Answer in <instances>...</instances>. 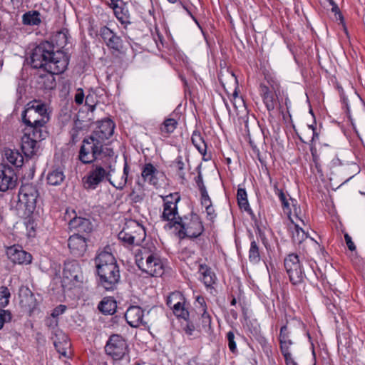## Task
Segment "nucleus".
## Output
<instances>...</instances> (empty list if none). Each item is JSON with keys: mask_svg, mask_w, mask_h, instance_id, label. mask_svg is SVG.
<instances>
[{"mask_svg": "<svg viewBox=\"0 0 365 365\" xmlns=\"http://www.w3.org/2000/svg\"><path fill=\"white\" fill-rule=\"evenodd\" d=\"M173 314L178 318H182L186 319L189 316V312L187 308L185 306V302H181L179 304L176 305L172 308Z\"/></svg>", "mask_w": 365, "mask_h": 365, "instance_id": "ea45409f", "label": "nucleus"}, {"mask_svg": "<svg viewBox=\"0 0 365 365\" xmlns=\"http://www.w3.org/2000/svg\"><path fill=\"white\" fill-rule=\"evenodd\" d=\"M17 176L14 170L6 165H0V191L6 192L16 186Z\"/></svg>", "mask_w": 365, "mask_h": 365, "instance_id": "dca6fc26", "label": "nucleus"}, {"mask_svg": "<svg viewBox=\"0 0 365 365\" xmlns=\"http://www.w3.org/2000/svg\"><path fill=\"white\" fill-rule=\"evenodd\" d=\"M105 351L114 360L121 359L128 352V344L122 336L111 335L105 346Z\"/></svg>", "mask_w": 365, "mask_h": 365, "instance_id": "4468645a", "label": "nucleus"}, {"mask_svg": "<svg viewBox=\"0 0 365 365\" xmlns=\"http://www.w3.org/2000/svg\"><path fill=\"white\" fill-rule=\"evenodd\" d=\"M307 131L312 133L311 141L313 143L315 140L319 139V134L316 132V129L313 127V125H307ZM310 151L312 157L313 162L315 164L317 169H319L320 163H319V155L317 153V150L316 147L312 143Z\"/></svg>", "mask_w": 365, "mask_h": 365, "instance_id": "7c9ffc66", "label": "nucleus"}, {"mask_svg": "<svg viewBox=\"0 0 365 365\" xmlns=\"http://www.w3.org/2000/svg\"><path fill=\"white\" fill-rule=\"evenodd\" d=\"M227 339L228 341V347L232 353L237 351V345L235 341V334L232 331H229L227 334Z\"/></svg>", "mask_w": 365, "mask_h": 365, "instance_id": "49530a36", "label": "nucleus"}, {"mask_svg": "<svg viewBox=\"0 0 365 365\" xmlns=\"http://www.w3.org/2000/svg\"><path fill=\"white\" fill-rule=\"evenodd\" d=\"M109 6L113 10L115 17L123 25L126 26L131 23L128 6L122 0H110Z\"/></svg>", "mask_w": 365, "mask_h": 365, "instance_id": "a211bd4d", "label": "nucleus"}, {"mask_svg": "<svg viewBox=\"0 0 365 365\" xmlns=\"http://www.w3.org/2000/svg\"><path fill=\"white\" fill-rule=\"evenodd\" d=\"M100 36L103 39L106 46L115 51H120L123 48L121 38L107 26H103L100 29Z\"/></svg>", "mask_w": 365, "mask_h": 365, "instance_id": "f3484780", "label": "nucleus"}, {"mask_svg": "<svg viewBox=\"0 0 365 365\" xmlns=\"http://www.w3.org/2000/svg\"><path fill=\"white\" fill-rule=\"evenodd\" d=\"M98 308L104 314H113L117 308L116 302L113 297H104Z\"/></svg>", "mask_w": 365, "mask_h": 365, "instance_id": "c756f323", "label": "nucleus"}, {"mask_svg": "<svg viewBox=\"0 0 365 365\" xmlns=\"http://www.w3.org/2000/svg\"><path fill=\"white\" fill-rule=\"evenodd\" d=\"M199 273L201 276V280L207 287H210L215 284L216 280L215 274L208 265L206 264H200Z\"/></svg>", "mask_w": 365, "mask_h": 365, "instance_id": "bb28decb", "label": "nucleus"}, {"mask_svg": "<svg viewBox=\"0 0 365 365\" xmlns=\"http://www.w3.org/2000/svg\"><path fill=\"white\" fill-rule=\"evenodd\" d=\"M240 96H239V93H238V86H237L235 88V91L234 92L232 93L231 97H230V101L231 102H232L233 101H235L237 99V98H240Z\"/></svg>", "mask_w": 365, "mask_h": 365, "instance_id": "13d9d810", "label": "nucleus"}, {"mask_svg": "<svg viewBox=\"0 0 365 365\" xmlns=\"http://www.w3.org/2000/svg\"><path fill=\"white\" fill-rule=\"evenodd\" d=\"M84 99V93L83 89L78 88L75 94L74 101L76 104L81 105L83 103Z\"/></svg>", "mask_w": 365, "mask_h": 365, "instance_id": "3c124183", "label": "nucleus"}, {"mask_svg": "<svg viewBox=\"0 0 365 365\" xmlns=\"http://www.w3.org/2000/svg\"><path fill=\"white\" fill-rule=\"evenodd\" d=\"M135 262L142 272L152 277H161L164 274V263L155 251L143 247L136 255Z\"/></svg>", "mask_w": 365, "mask_h": 365, "instance_id": "39448f33", "label": "nucleus"}, {"mask_svg": "<svg viewBox=\"0 0 365 365\" xmlns=\"http://www.w3.org/2000/svg\"><path fill=\"white\" fill-rule=\"evenodd\" d=\"M11 292L8 287L5 286L0 287V307L4 308L9 304Z\"/></svg>", "mask_w": 365, "mask_h": 365, "instance_id": "a19ab883", "label": "nucleus"}, {"mask_svg": "<svg viewBox=\"0 0 365 365\" xmlns=\"http://www.w3.org/2000/svg\"><path fill=\"white\" fill-rule=\"evenodd\" d=\"M277 195L278 196V197L282 203V207L284 213L290 215L292 212V209L290 207V204H291L290 200L291 199L287 198V196L283 190L279 192Z\"/></svg>", "mask_w": 365, "mask_h": 365, "instance_id": "79ce46f5", "label": "nucleus"}, {"mask_svg": "<svg viewBox=\"0 0 365 365\" xmlns=\"http://www.w3.org/2000/svg\"><path fill=\"white\" fill-rule=\"evenodd\" d=\"M185 333L189 336H195L196 330L195 325L191 322H187L186 324L183 327Z\"/></svg>", "mask_w": 365, "mask_h": 365, "instance_id": "de8ad7c7", "label": "nucleus"}, {"mask_svg": "<svg viewBox=\"0 0 365 365\" xmlns=\"http://www.w3.org/2000/svg\"><path fill=\"white\" fill-rule=\"evenodd\" d=\"M344 240L346 242V244L350 251H354L356 250V246L352 241L351 237L349 236L348 233H346L344 235Z\"/></svg>", "mask_w": 365, "mask_h": 365, "instance_id": "603ef678", "label": "nucleus"}, {"mask_svg": "<svg viewBox=\"0 0 365 365\" xmlns=\"http://www.w3.org/2000/svg\"><path fill=\"white\" fill-rule=\"evenodd\" d=\"M5 157L9 163L17 168L21 167L23 165L24 158L18 150L11 149L6 150Z\"/></svg>", "mask_w": 365, "mask_h": 365, "instance_id": "72a5a7b5", "label": "nucleus"}, {"mask_svg": "<svg viewBox=\"0 0 365 365\" xmlns=\"http://www.w3.org/2000/svg\"><path fill=\"white\" fill-rule=\"evenodd\" d=\"M273 90L274 88L271 89L263 83L259 84V95L262 98L263 103L265 105L266 108L269 111L273 110L277 105V97Z\"/></svg>", "mask_w": 365, "mask_h": 365, "instance_id": "5701e85b", "label": "nucleus"}, {"mask_svg": "<svg viewBox=\"0 0 365 365\" xmlns=\"http://www.w3.org/2000/svg\"><path fill=\"white\" fill-rule=\"evenodd\" d=\"M201 195V204L202 206L205 207L207 205H210L212 204L211 199L208 195L207 190H204L200 192Z\"/></svg>", "mask_w": 365, "mask_h": 365, "instance_id": "8fccbe9b", "label": "nucleus"}, {"mask_svg": "<svg viewBox=\"0 0 365 365\" xmlns=\"http://www.w3.org/2000/svg\"><path fill=\"white\" fill-rule=\"evenodd\" d=\"M163 200V212L160 218L163 221L168 222L165 227L169 229L175 228L181 219L178 215V203L180 200V195L178 192L170 193L168 195H160Z\"/></svg>", "mask_w": 365, "mask_h": 365, "instance_id": "0eeeda50", "label": "nucleus"}, {"mask_svg": "<svg viewBox=\"0 0 365 365\" xmlns=\"http://www.w3.org/2000/svg\"><path fill=\"white\" fill-rule=\"evenodd\" d=\"M273 188H274V191L275 195H277L279 192L282 191V189L279 188L278 182H277L273 183Z\"/></svg>", "mask_w": 365, "mask_h": 365, "instance_id": "052dcab7", "label": "nucleus"}, {"mask_svg": "<svg viewBox=\"0 0 365 365\" xmlns=\"http://www.w3.org/2000/svg\"><path fill=\"white\" fill-rule=\"evenodd\" d=\"M177 166H178V169L179 170H183L184 163L182 161L181 158H178V160H177Z\"/></svg>", "mask_w": 365, "mask_h": 365, "instance_id": "bf43d9fd", "label": "nucleus"}, {"mask_svg": "<svg viewBox=\"0 0 365 365\" xmlns=\"http://www.w3.org/2000/svg\"><path fill=\"white\" fill-rule=\"evenodd\" d=\"M205 207L207 215L210 216L211 219L215 217L216 215L212 204L210 205H207Z\"/></svg>", "mask_w": 365, "mask_h": 365, "instance_id": "4d7b16f0", "label": "nucleus"}, {"mask_svg": "<svg viewBox=\"0 0 365 365\" xmlns=\"http://www.w3.org/2000/svg\"><path fill=\"white\" fill-rule=\"evenodd\" d=\"M62 341H54L53 344L56 351L60 355L64 357H68L71 354V343L68 339L67 336H62Z\"/></svg>", "mask_w": 365, "mask_h": 365, "instance_id": "473e14b6", "label": "nucleus"}, {"mask_svg": "<svg viewBox=\"0 0 365 365\" xmlns=\"http://www.w3.org/2000/svg\"><path fill=\"white\" fill-rule=\"evenodd\" d=\"M185 298L180 292H172L168 297L166 304L172 309L176 305L181 302H184Z\"/></svg>", "mask_w": 365, "mask_h": 365, "instance_id": "58836bf2", "label": "nucleus"}, {"mask_svg": "<svg viewBox=\"0 0 365 365\" xmlns=\"http://www.w3.org/2000/svg\"><path fill=\"white\" fill-rule=\"evenodd\" d=\"M191 140L199 153L202 155H205L207 152V145L200 133L198 131H194L191 137Z\"/></svg>", "mask_w": 365, "mask_h": 365, "instance_id": "f704fd0d", "label": "nucleus"}, {"mask_svg": "<svg viewBox=\"0 0 365 365\" xmlns=\"http://www.w3.org/2000/svg\"><path fill=\"white\" fill-rule=\"evenodd\" d=\"M175 229L178 230V235L181 238H196L203 232L204 226L199 215L191 213L179 219Z\"/></svg>", "mask_w": 365, "mask_h": 365, "instance_id": "6e6552de", "label": "nucleus"}, {"mask_svg": "<svg viewBox=\"0 0 365 365\" xmlns=\"http://www.w3.org/2000/svg\"><path fill=\"white\" fill-rule=\"evenodd\" d=\"M260 259L261 257L259 243L252 238L249 250V260L253 264H257L259 262Z\"/></svg>", "mask_w": 365, "mask_h": 365, "instance_id": "e433bc0d", "label": "nucleus"}, {"mask_svg": "<svg viewBox=\"0 0 365 365\" xmlns=\"http://www.w3.org/2000/svg\"><path fill=\"white\" fill-rule=\"evenodd\" d=\"M237 303V299H235V297H232L231 302H230V304L232 306H235Z\"/></svg>", "mask_w": 365, "mask_h": 365, "instance_id": "e2e57ef3", "label": "nucleus"}, {"mask_svg": "<svg viewBox=\"0 0 365 365\" xmlns=\"http://www.w3.org/2000/svg\"><path fill=\"white\" fill-rule=\"evenodd\" d=\"M178 122L174 118H167L160 126V135L164 138H168L176 129Z\"/></svg>", "mask_w": 365, "mask_h": 365, "instance_id": "2f4dec72", "label": "nucleus"}, {"mask_svg": "<svg viewBox=\"0 0 365 365\" xmlns=\"http://www.w3.org/2000/svg\"><path fill=\"white\" fill-rule=\"evenodd\" d=\"M125 318L128 324L132 327L146 326V322L144 321V312L138 306L130 307L125 314Z\"/></svg>", "mask_w": 365, "mask_h": 365, "instance_id": "6ab92c4d", "label": "nucleus"}, {"mask_svg": "<svg viewBox=\"0 0 365 365\" xmlns=\"http://www.w3.org/2000/svg\"><path fill=\"white\" fill-rule=\"evenodd\" d=\"M65 175L60 168L53 170L47 175V182L49 185L56 186L60 185L64 180Z\"/></svg>", "mask_w": 365, "mask_h": 365, "instance_id": "c9c22d12", "label": "nucleus"}, {"mask_svg": "<svg viewBox=\"0 0 365 365\" xmlns=\"http://www.w3.org/2000/svg\"><path fill=\"white\" fill-rule=\"evenodd\" d=\"M196 302L200 305L199 309H200L201 312L204 311V310H207L206 302H205V298L202 296H197L196 297Z\"/></svg>", "mask_w": 365, "mask_h": 365, "instance_id": "864d4df0", "label": "nucleus"}, {"mask_svg": "<svg viewBox=\"0 0 365 365\" xmlns=\"http://www.w3.org/2000/svg\"><path fill=\"white\" fill-rule=\"evenodd\" d=\"M94 261L99 277V285L108 291L115 289L120 282V274L113 254L106 250L99 251Z\"/></svg>", "mask_w": 365, "mask_h": 365, "instance_id": "f03ea898", "label": "nucleus"}, {"mask_svg": "<svg viewBox=\"0 0 365 365\" xmlns=\"http://www.w3.org/2000/svg\"><path fill=\"white\" fill-rule=\"evenodd\" d=\"M196 183L200 190V192H203L204 190H207L201 175L197 176Z\"/></svg>", "mask_w": 365, "mask_h": 365, "instance_id": "5fc2aeb1", "label": "nucleus"}, {"mask_svg": "<svg viewBox=\"0 0 365 365\" xmlns=\"http://www.w3.org/2000/svg\"><path fill=\"white\" fill-rule=\"evenodd\" d=\"M44 129L34 128L26 133L21 138V150L27 158H32L38 154L40 142L47 136Z\"/></svg>", "mask_w": 365, "mask_h": 365, "instance_id": "9b49d317", "label": "nucleus"}, {"mask_svg": "<svg viewBox=\"0 0 365 365\" xmlns=\"http://www.w3.org/2000/svg\"><path fill=\"white\" fill-rule=\"evenodd\" d=\"M297 136L299 137V140L303 142V143H305V140L299 135L298 133H297Z\"/></svg>", "mask_w": 365, "mask_h": 365, "instance_id": "69168bd1", "label": "nucleus"}, {"mask_svg": "<svg viewBox=\"0 0 365 365\" xmlns=\"http://www.w3.org/2000/svg\"><path fill=\"white\" fill-rule=\"evenodd\" d=\"M22 21L25 25H38L41 23L40 14L36 11H29L23 15Z\"/></svg>", "mask_w": 365, "mask_h": 365, "instance_id": "4c0bfd02", "label": "nucleus"}, {"mask_svg": "<svg viewBox=\"0 0 365 365\" xmlns=\"http://www.w3.org/2000/svg\"><path fill=\"white\" fill-rule=\"evenodd\" d=\"M170 3L174 4L177 1V0H168Z\"/></svg>", "mask_w": 365, "mask_h": 365, "instance_id": "774afa93", "label": "nucleus"}, {"mask_svg": "<svg viewBox=\"0 0 365 365\" xmlns=\"http://www.w3.org/2000/svg\"><path fill=\"white\" fill-rule=\"evenodd\" d=\"M83 276L79 264L76 261L65 263L62 277V287L64 290H72L83 284Z\"/></svg>", "mask_w": 365, "mask_h": 365, "instance_id": "f8f14e48", "label": "nucleus"}, {"mask_svg": "<svg viewBox=\"0 0 365 365\" xmlns=\"http://www.w3.org/2000/svg\"><path fill=\"white\" fill-rule=\"evenodd\" d=\"M187 11L189 14V15L192 17V19H194L195 21H196L195 17L192 16V14L188 10H187Z\"/></svg>", "mask_w": 365, "mask_h": 365, "instance_id": "338daca9", "label": "nucleus"}, {"mask_svg": "<svg viewBox=\"0 0 365 365\" xmlns=\"http://www.w3.org/2000/svg\"><path fill=\"white\" fill-rule=\"evenodd\" d=\"M114 128V123L110 119H105L98 123V127L91 135L103 143L113 134Z\"/></svg>", "mask_w": 365, "mask_h": 365, "instance_id": "412c9836", "label": "nucleus"}, {"mask_svg": "<svg viewBox=\"0 0 365 365\" xmlns=\"http://www.w3.org/2000/svg\"><path fill=\"white\" fill-rule=\"evenodd\" d=\"M31 59L34 68H43L53 75L63 73L68 64L67 56L61 51H54L53 45L48 41L38 45L34 49Z\"/></svg>", "mask_w": 365, "mask_h": 365, "instance_id": "f257e3e1", "label": "nucleus"}, {"mask_svg": "<svg viewBox=\"0 0 365 365\" xmlns=\"http://www.w3.org/2000/svg\"><path fill=\"white\" fill-rule=\"evenodd\" d=\"M146 236L144 227L135 220L128 221L123 230L118 233V239L125 245H139Z\"/></svg>", "mask_w": 365, "mask_h": 365, "instance_id": "9d476101", "label": "nucleus"}, {"mask_svg": "<svg viewBox=\"0 0 365 365\" xmlns=\"http://www.w3.org/2000/svg\"><path fill=\"white\" fill-rule=\"evenodd\" d=\"M259 327H255V328H254V332H255V334H257L258 333V331H259Z\"/></svg>", "mask_w": 365, "mask_h": 365, "instance_id": "0e129e2a", "label": "nucleus"}, {"mask_svg": "<svg viewBox=\"0 0 365 365\" xmlns=\"http://www.w3.org/2000/svg\"><path fill=\"white\" fill-rule=\"evenodd\" d=\"M116 158L108 155L101 161L93 163L82 178L86 190H96L102 182L108 181L111 185V177L115 172Z\"/></svg>", "mask_w": 365, "mask_h": 365, "instance_id": "7ed1b4c3", "label": "nucleus"}, {"mask_svg": "<svg viewBox=\"0 0 365 365\" xmlns=\"http://www.w3.org/2000/svg\"><path fill=\"white\" fill-rule=\"evenodd\" d=\"M75 217L69 220L68 226L71 230H76L81 233H90L93 230V225L88 218L77 217L74 211Z\"/></svg>", "mask_w": 365, "mask_h": 365, "instance_id": "b1692460", "label": "nucleus"}, {"mask_svg": "<svg viewBox=\"0 0 365 365\" xmlns=\"http://www.w3.org/2000/svg\"><path fill=\"white\" fill-rule=\"evenodd\" d=\"M237 204L240 210L247 212L250 215H254L253 212L250 206L247 194L245 189L242 187H238L237 192Z\"/></svg>", "mask_w": 365, "mask_h": 365, "instance_id": "cd10ccee", "label": "nucleus"}, {"mask_svg": "<svg viewBox=\"0 0 365 365\" xmlns=\"http://www.w3.org/2000/svg\"><path fill=\"white\" fill-rule=\"evenodd\" d=\"M9 259L15 264H30L32 261V256L30 253L22 250L19 246H11L6 250Z\"/></svg>", "mask_w": 365, "mask_h": 365, "instance_id": "aec40b11", "label": "nucleus"}, {"mask_svg": "<svg viewBox=\"0 0 365 365\" xmlns=\"http://www.w3.org/2000/svg\"><path fill=\"white\" fill-rule=\"evenodd\" d=\"M58 36L59 38L62 37L63 38H64L65 39L64 43H66L67 38H66V36L65 35V34L59 33Z\"/></svg>", "mask_w": 365, "mask_h": 365, "instance_id": "680f3d73", "label": "nucleus"}, {"mask_svg": "<svg viewBox=\"0 0 365 365\" xmlns=\"http://www.w3.org/2000/svg\"><path fill=\"white\" fill-rule=\"evenodd\" d=\"M38 197V192L36 186L32 184L21 185L18 195L16 210L23 211L24 215L29 216L36 207Z\"/></svg>", "mask_w": 365, "mask_h": 365, "instance_id": "1a4fd4ad", "label": "nucleus"}, {"mask_svg": "<svg viewBox=\"0 0 365 365\" xmlns=\"http://www.w3.org/2000/svg\"><path fill=\"white\" fill-rule=\"evenodd\" d=\"M291 204L290 207L292 209V212L290 215L286 214L290 222H292V217L294 219L296 222H299L302 225H305V220H307L304 214L302 211L299 206L297 205L296 200H290Z\"/></svg>", "mask_w": 365, "mask_h": 365, "instance_id": "c85d7f7f", "label": "nucleus"}, {"mask_svg": "<svg viewBox=\"0 0 365 365\" xmlns=\"http://www.w3.org/2000/svg\"><path fill=\"white\" fill-rule=\"evenodd\" d=\"M302 226V224L296 222L292 217V225H289V229L292 232L293 242L298 244L299 246L308 238V233L304 231Z\"/></svg>", "mask_w": 365, "mask_h": 365, "instance_id": "393cba45", "label": "nucleus"}, {"mask_svg": "<svg viewBox=\"0 0 365 365\" xmlns=\"http://www.w3.org/2000/svg\"><path fill=\"white\" fill-rule=\"evenodd\" d=\"M12 315L10 311L0 309V330L3 329L5 323L11 320Z\"/></svg>", "mask_w": 365, "mask_h": 365, "instance_id": "a18cd8bd", "label": "nucleus"}, {"mask_svg": "<svg viewBox=\"0 0 365 365\" xmlns=\"http://www.w3.org/2000/svg\"><path fill=\"white\" fill-rule=\"evenodd\" d=\"M279 348L287 364L296 365L291 354V346L294 344L291 339V332L287 324L280 328L279 334Z\"/></svg>", "mask_w": 365, "mask_h": 365, "instance_id": "2eb2a0df", "label": "nucleus"}, {"mask_svg": "<svg viewBox=\"0 0 365 365\" xmlns=\"http://www.w3.org/2000/svg\"><path fill=\"white\" fill-rule=\"evenodd\" d=\"M108 155L114 156L113 150L104 147L103 142L91 135L83 140L78 158L83 164H88L101 161Z\"/></svg>", "mask_w": 365, "mask_h": 365, "instance_id": "20e7f679", "label": "nucleus"}, {"mask_svg": "<svg viewBox=\"0 0 365 365\" xmlns=\"http://www.w3.org/2000/svg\"><path fill=\"white\" fill-rule=\"evenodd\" d=\"M284 266L289 282L293 286H298L304 282L305 273L297 254L291 253L287 255L284 259Z\"/></svg>", "mask_w": 365, "mask_h": 365, "instance_id": "ddd939ff", "label": "nucleus"}, {"mask_svg": "<svg viewBox=\"0 0 365 365\" xmlns=\"http://www.w3.org/2000/svg\"><path fill=\"white\" fill-rule=\"evenodd\" d=\"M233 106L237 109L238 107L244 106L245 102L243 98L240 96V98H237V100L233 101L232 102Z\"/></svg>", "mask_w": 365, "mask_h": 365, "instance_id": "6e6d98bb", "label": "nucleus"}, {"mask_svg": "<svg viewBox=\"0 0 365 365\" xmlns=\"http://www.w3.org/2000/svg\"><path fill=\"white\" fill-rule=\"evenodd\" d=\"M158 173L155 167L150 163H145L141 170V176L145 182L149 184L155 185L158 183V178L156 174Z\"/></svg>", "mask_w": 365, "mask_h": 365, "instance_id": "a878e982", "label": "nucleus"}, {"mask_svg": "<svg viewBox=\"0 0 365 365\" xmlns=\"http://www.w3.org/2000/svg\"><path fill=\"white\" fill-rule=\"evenodd\" d=\"M67 307L66 305L60 304L53 309L51 313V316L53 318H56L60 315L63 314L66 310Z\"/></svg>", "mask_w": 365, "mask_h": 365, "instance_id": "09e8293b", "label": "nucleus"}, {"mask_svg": "<svg viewBox=\"0 0 365 365\" xmlns=\"http://www.w3.org/2000/svg\"><path fill=\"white\" fill-rule=\"evenodd\" d=\"M68 246L73 255L81 256L86 250L87 241L85 237L79 234H75L68 238Z\"/></svg>", "mask_w": 365, "mask_h": 365, "instance_id": "4be33fe9", "label": "nucleus"}, {"mask_svg": "<svg viewBox=\"0 0 365 365\" xmlns=\"http://www.w3.org/2000/svg\"><path fill=\"white\" fill-rule=\"evenodd\" d=\"M22 119L31 130L37 128L45 130L43 126L49 120L46 106L36 101L29 102L22 113Z\"/></svg>", "mask_w": 365, "mask_h": 365, "instance_id": "423d86ee", "label": "nucleus"}, {"mask_svg": "<svg viewBox=\"0 0 365 365\" xmlns=\"http://www.w3.org/2000/svg\"><path fill=\"white\" fill-rule=\"evenodd\" d=\"M129 170H130L129 166L125 163L124 165V167H123V176H122L120 180L118 182L117 185L113 184V185L115 187H116L117 189L121 190L125 187V185H126V182H127Z\"/></svg>", "mask_w": 365, "mask_h": 365, "instance_id": "c03bdc74", "label": "nucleus"}, {"mask_svg": "<svg viewBox=\"0 0 365 365\" xmlns=\"http://www.w3.org/2000/svg\"><path fill=\"white\" fill-rule=\"evenodd\" d=\"M200 322L205 330L209 331L211 329L212 318L207 310L202 311Z\"/></svg>", "mask_w": 365, "mask_h": 365, "instance_id": "37998d69", "label": "nucleus"}]
</instances>
